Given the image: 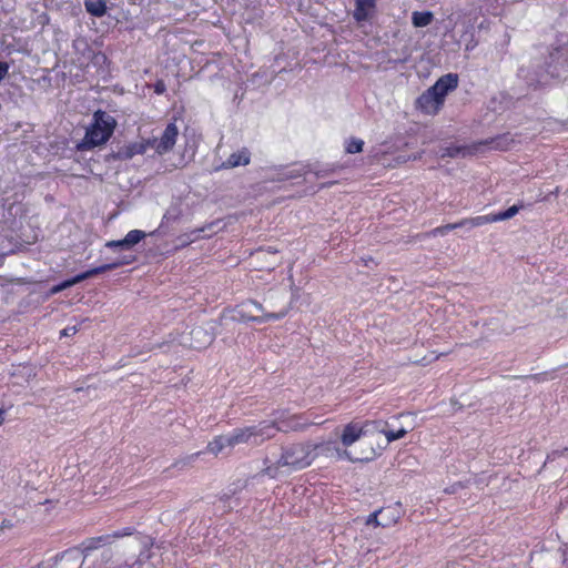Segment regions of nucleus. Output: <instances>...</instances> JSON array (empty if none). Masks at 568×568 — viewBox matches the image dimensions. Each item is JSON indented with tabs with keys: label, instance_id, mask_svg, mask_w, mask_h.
Here are the masks:
<instances>
[{
	"label": "nucleus",
	"instance_id": "1",
	"mask_svg": "<svg viewBox=\"0 0 568 568\" xmlns=\"http://www.w3.org/2000/svg\"><path fill=\"white\" fill-rule=\"evenodd\" d=\"M129 539L118 545L114 549L101 552L99 564L102 568H144L152 558L154 539L144 534L132 531Z\"/></svg>",
	"mask_w": 568,
	"mask_h": 568
},
{
	"label": "nucleus",
	"instance_id": "2",
	"mask_svg": "<svg viewBox=\"0 0 568 568\" xmlns=\"http://www.w3.org/2000/svg\"><path fill=\"white\" fill-rule=\"evenodd\" d=\"M314 412L307 410L303 414L285 415L272 420H262L257 425L251 426V438L254 443H261L267 438H272L277 432H300L311 425H321L324 422H317Z\"/></svg>",
	"mask_w": 568,
	"mask_h": 568
},
{
	"label": "nucleus",
	"instance_id": "3",
	"mask_svg": "<svg viewBox=\"0 0 568 568\" xmlns=\"http://www.w3.org/2000/svg\"><path fill=\"white\" fill-rule=\"evenodd\" d=\"M116 122L114 118L102 110L93 114V122L87 129L84 138L77 144L79 151L91 150L104 144L113 134Z\"/></svg>",
	"mask_w": 568,
	"mask_h": 568
},
{
	"label": "nucleus",
	"instance_id": "4",
	"mask_svg": "<svg viewBox=\"0 0 568 568\" xmlns=\"http://www.w3.org/2000/svg\"><path fill=\"white\" fill-rule=\"evenodd\" d=\"M323 445H313L310 443H295L283 448L281 458L277 462L280 466H290L302 469L312 464L316 457V449Z\"/></svg>",
	"mask_w": 568,
	"mask_h": 568
},
{
	"label": "nucleus",
	"instance_id": "5",
	"mask_svg": "<svg viewBox=\"0 0 568 568\" xmlns=\"http://www.w3.org/2000/svg\"><path fill=\"white\" fill-rule=\"evenodd\" d=\"M132 529L124 528L122 530L114 531L112 534L95 536L85 539L80 547L75 548L78 552L83 557V561H90V554L94 550H98L101 547L111 545L116 539L125 538V536H131Z\"/></svg>",
	"mask_w": 568,
	"mask_h": 568
},
{
	"label": "nucleus",
	"instance_id": "6",
	"mask_svg": "<svg viewBox=\"0 0 568 568\" xmlns=\"http://www.w3.org/2000/svg\"><path fill=\"white\" fill-rule=\"evenodd\" d=\"M247 440L245 429H237L227 435H219L211 439L206 445V452L214 457L225 452H231L236 445L244 444Z\"/></svg>",
	"mask_w": 568,
	"mask_h": 568
},
{
	"label": "nucleus",
	"instance_id": "7",
	"mask_svg": "<svg viewBox=\"0 0 568 568\" xmlns=\"http://www.w3.org/2000/svg\"><path fill=\"white\" fill-rule=\"evenodd\" d=\"M214 335L206 328L194 327L180 336V344L187 348L202 349L211 345Z\"/></svg>",
	"mask_w": 568,
	"mask_h": 568
},
{
	"label": "nucleus",
	"instance_id": "8",
	"mask_svg": "<svg viewBox=\"0 0 568 568\" xmlns=\"http://www.w3.org/2000/svg\"><path fill=\"white\" fill-rule=\"evenodd\" d=\"M511 216L513 215H477L475 217L464 219L459 223H450V224H446L444 226L436 227L430 232V234L434 236L435 235H444L447 232H449L454 229H457V227L467 225L470 229V227L479 226V225H483L486 223L503 221V220L509 219Z\"/></svg>",
	"mask_w": 568,
	"mask_h": 568
},
{
	"label": "nucleus",
	"instance_id": "9",
	"mask_svg": "<svg viewBox=\"0 0 568 568\" xmlns=\"http://www.w3.org/2000/svg\"><path fill=\"white\" fill-rule=\"evenodd\" d=\"M179 136V129L175 123H169L160 138L149 139L151 149L158 155L166 154L172 151Z\"/></svg>",
	"mask_w": 568,
	"mask_h": 568
},
{
	"label": "nucleus",
	"instance_id": "10",
	"mask_svg": "<svg viewBox=\"0 0 568 568\" xmlns=\"http://www.w3.org/2000/svg\"><path fill=\"white\" fill-rule=\"evenodd\" d=\"M251 258L253 260L254 270L256 271L271 272L281 264V257L278 256V251L276 250L270 251L258 248L251 251Z\"/></svg>",
	"mask_w": 568,
	"mask_h": 568
},
{
	"label": "nucleus",
	"instance_id": "11",
	"mask_svg": "<svg viewBox=\"0 0 568 568\" xmlns=\"http://www.w3.org/2000/svg\"><path fill=\"white\" fill-rule=\"evenodd\" d=\"M443 106L444 103L429 88L424 91L416 100V109L424 114L435 115L442 110Z\"/></svg>",
	"mask_w": 568,
	"mask_h": 568
},
{
	"label": "nucleus",
	"instance_id": "12",
	"mask_svg": "<svg viewBox=\"0 0 568 568\" xmlns=\"http://www.w3.org/2000/svg\"><path fill=\"white\" fill-rule=\"evenodd\" d=\"M459 78L457 73H447L442 75L429 89L445 103L446 95L457 89Z\"/></svg>",
	"mask_w": 568,
	"mask_h": 568
},
{
	"label": "nucleus",
	"instance_id": "13",
	"mask_svg": "<svg viewBox=\"0 0 568 568\" xmlns=\"http://www.w3.org/2000/svg\"><path fill=\"white\" fill-rule=\"evenodd\" d=\"M381 515V527L387 528L395 526L404 516L405 510L402 503L397 501L378 509Z\"/></svg>",
	"mask_w": 568,
	"mask_h": 568
},
{
	"label": "nucleus",
	"instance_id": "14",
	"mask_svg": "<svg viewBox=\"0 0 568 568\" xmlns=\"http://www.w3.org/2000/svg\"><path fill=\"white\" fill-rule=\"evenodd\" d=\"M153 232H144L141 230H132L130 231L124 239L118 241H109L105 243L108 248H121V250H130L138 243H140L148 235H152Z\"/></svg>",
	"mask_w": 568,
	"mask_h": 568
},
{
	"label": "nucleus",
	"instance_id": "15",
	"mask_svg": "<svg viewBox=\"0 0 568 568\" xmlns=\"http://www.w3.org/2000/svg\"><path fill=\"white\" fill-rule=\"evenodd\" d=\"M475 143L478 144V152L481 146H487L490 150L508 151L514 145L515 139L509 133H504Z\"/></svg>",
	"mask_w": 568,
	"mask_h": 568
},
{
	"label": "nucleus",
	"instance_id": "16",
	"mask_svg": "<svg viewBox=\"0 0 568 568\" xmlns=\"http://www.w3.org/2000/svg\"><path fill=\"white\" fill-rule=\"evenodd\" d=\"M478 153V144L475 142L469 145H449L440 150V158L467 156Z\"/></svg>",
	"mask_w": 568,
	"mask_h": 568
},
{
	"label": "nucleus",
	"instance_id": "17",
	"mask_svg": "<svg viewBox=\"0 0 568 568\" xmlns=\"http://www.w3.org/2000/svg\"><path fill=\"white\" fill-rule=\"evenodd\" d=\"M365 434L364 427L359 423L347 424L342 433L341 442L344 447H349Z\"/></svg>",
	"mask_w": 568,
	"mask_h": 568
},
{
	"label": "nucleus",
	"instance_id": "18",
	"mask_svg": "<svg viewBox=\"0 0 568 568\" xmlns=\"http://www.w3.org/2000/svg\"><path fill=\"white\" fill-rule=\"evenodd\" d=\"M375 8L376 0H355L353 17L357 22L366 21L371 18Z\"/></svg>",
	"mask_w": 568,
	"mask_h": 568
},
{
	"label": "nucleus",
	"instance_id": "19",
	"mask_svg": "<svg viewBox=\"0 0 568 568\" xmlns=\"http://www.w3.org/2000/svg\"><path fill=\"white\" fill-rule=\"evenodd\" d=\"M150 149H151V145H150L149 139H145V140L143 139L141 141H138V142L126 145L124 148V150L122 151V154L124 155V158L131 159L132 156H134L136 154H144Z\"/></svg>",
	"mask_w": 568,
	"mask_h": 568
},
{
	"label": "nucleus",
	"instance_id": "20",
	"mask_svg": "<svg viewBox=\"0 0 568 568\" xmlns=\"http://www.w3.org/2000/svg\"><path fill=\"white\" fill-rule=\"evenodd\" d=\"M84 7L87 11L94 17H103L106 13V4L104 0H85Z\"/></svg>",
	"mask_w": 568,
	"mask_h": 568
},
{
	"label": "nucleus",
	"instance_id": "21",
	"mask_svg": "<svg viewBox=\"0 0 568 568\" xmlns=\"http://www.w3.org/2000/svg\"><path fill=\"white\" fill-rule=\"evenodd\" d=\"M434 14L430 11H415L412 14V22L416 28L427 27L432 23Z\"/></svg>",
	"mask_w": 568,
	"mask_h": 568
},
{
	"label": "nucleus",
	"instance_id": "22",
	"mask_svg": "<svg viewBox=\"0 0 568 568\" xmlns=\"http://www.w3.org/2000/svg\"><path fill=\"white\" fill-rule=\"evenodd\" d=\"M60 509V503L55 499H45L38 504V511L45 515L57 514Z\"/></svg>",
	"mask_w": 568,
	"mask_h": 568
},
{
	"label": "nucleus",
	"instance_id": "23",
	"mask_svg": "<svg viewBox=\"0 0 568 568\" xmlns=\"http://www.w3.org/2000/svg\"><path fill=\"white\" fill-rule=\"evenodd\" d=\"M134 261H135L134 256L124 257V258L118 260V261H115L113 263H109V264H104V265L98 266V267H95V270H97L98 274H101V273H104L106 271L118 268V267H120L122 265L130 264V263H132Z\"/></svg>",
	"mask_w": 568,
	"mask_h": 568
},
{
	"label": "nucleus",
	"instance_id": "24",
	"mask_svg": "<svg viewBox=\"0 0 568 568\" xmlns=\"http://www.w3.org/2000/svg\"><path fill=\"white\" fill-rule=\"evenodd\" d=\"M248 163V158L242 153H233L223 164V168L231 169L235 168L240 164L246 165Z\"/></svg>",
	"mask_w": 568,
	"mask_h": 568
},
{
	"label": "nucleus",
	"instance_id": "25",
	"mask_svg": "<svg viewBox=\"0 0 568 568\" xmlns=\"http://www.w3.org/2000/svg\"><path fill=\"white\" fill-rule=\"evenodd\" d=\"M364 141L361 139L352 138L346 144V152L349 154L359 153L363 151Z\"/></svg>",
	"mask_w": 568,
	"mask_h": 568
},
{
	"label": "nucleus",
	"instance_id": "26",
	"mask_svg": "<svg viewBox=\"0 0 568 568\" xmlns=\"http://www.w3.org/2000/svg\"><path fill=\"white\" fill-rule=\"evenodd\" d=\"M383 433L386 436L388 442H394V440L405 437V435L407 434V430L404 428H400L398 430H384Z\"/></svg>",
	"mask_w": 568,
	"mask_h": 568
},
{
	"label": "nucleus",
	"instance_id": "27",
	"mask_svg": "<svg viewBox=\"0 0 568 568\" xmlns=\"http://www.w3.org/2000/svg\"><path fill=\"white\" fill-rule=\"evenodd\" d=\"M450 353H452V351L438 353V354H436V355H434L432 357L424 356L420 361L415 362V364L424 365L425 366V365H428V364H430L433 362L438 361L439 358H442L444 356H447Z\"/></svg>",
	"mask_w": 568,
	"mask_h": 568
},
{
	"label": "nucleus",
	"instance_id": "28",
	"mask_svg": "<svg viewBox=\"0 0 568 568\" xmlns=\"http://www.w3.org/2000/svg\"><path fill=\"white\" fill-rule=\"evenodd\" d=\"M367 526L381 527V515L378 509L373 511L365 520Z\"/></svg>",
	"mask_w": 568,
	"mask_h": 568
},
{
	"label": "nucleus",
	"instance_id": "29",
	"mask_svg": "<svg viewBox=\"0 0 568 568\" xmlns=\"http://www.w3.org/2000/svg\"><path fill=\"white\" fill-rule=\"evenodd\" d=\"M70 286H71V283L67 280V281H64V282H62V283L51 287L50 294L51 295L57 294V293H59V292H61V291H63V290H65V288H68Z\"/></svg>",
	"mask_w": 568,
	"mask_h": 568
},
{
	"label": "nucleus",
	"instance_id": "30",
	"mask_svg": "<svg viewBox=\"0 0 568 568\" xmlns=\"http://www.w3.org/2000/svg\"><path fill=\"white\" fill-rule=\"evenodd\" d=\"M202 232H205V227L193 231L191 234H192V235H194V236H189V237H187V240H183V241L181 242V243H182V245H186V244H189V243H191V242L195 241L196 239H199V237H200V233H202Z\"/></svg>",
	"mask_w": 568,
	"mask_h": 568
},
{
	"label": "nucleus",
	"instance_id": "31",
	"mask_svg": "<svg viewBox=\"0 0 568 568\" xmlns=\"http://www.w3.org/2000/svg\"><path fill=\"white\" fill-rule=\"evenodd\" d=\"M77 332H78V327L77 326H69V327L63 328L60 332V336L61 337H69V336H72V335L77 334Z\"/></svg>",
	"mask_w": 568,
	"mask_h": 568
},
{
	"label": "nucleus",
	"instance_id": "32",
	"mask_svg": "<svg viewBox=\"0 0 568 568\" xmlns=\"http://www.w3.org/2000/svg\"><path fill=\"white\" fill-rule=\"evenodd\" d=\"M9 71V64L0 61V82L7 77Z\"/></svg>",
	"mask_w": 568,
	"mask_h": 568
},
{
	"label": "nucleus",
	"instance_id": "33",
	"mask_svg": "<svg viewBox=\"0 0 568 568\" xmlns=\"http://www.w3.org/2000/svg\"><path fill=\"white\" fill-rule=\"evenodd\" d=\"M87 280V276H85V273H81V274H78L77 276H74L73 278L71 280H68L70 283H71V286L72 285H75L82 281Z\"/></svg>",
	"mask_w": 568,
	"mask_h": 568
},
{
	"label": "nucleus",
	"instance_id": "34",
	"mask_svg": "<svg viewBox=\"0 0 568 568\" xmlns=\"http://www.w3.org/2000/svg\"><path fill=\"white\" fill-rule=\"evenodd\" d=\"M562 564L568 568V546L562 549Z\"/></svg>",
	"mask_w": 568,
	"mask_h": 568
},
{
	"label": "nucleus",
	"instance_id": "35",
	"mask_svg": "<svg viewBox=\"0 0 568 568\" xmlns=\"http://www.w3.org/2000/svg\"><path fill=\"white\" fill-rule=\"evenodd\" d=\"M165 90V85L163 82H158L155 85V92L156 93H163Z\"/></svg>",
	"mask_w": 568,
	"mask_h": 568
},
{
	"label": "nucleus",
	"instance_id": "36",
	"mask_svg": "<svg viewBox=\"0 0 568 568\" xmlns=\"http://www.w3.org/2000/svg\"><path fill=\"white\" fill-rule=\"evenodd\" d=\"M519 211V207L517 205H513L510 207H508L507 210H505L503 213H518Z\"/></svg>",
	"mask_w": 568,
	"mask_h": 568
},
{
	"label": "nucleus",
	"instance_id": "37",
	"mask_svg": "<svg viewBox=\"0 0 568 568\" xmlns=\"http://www.w3.org/2000/svg\"><path fill=\"white\" fill-rule=\"evenodd\" d=\"M84 273H85L87 278L92 277L94 275H98L95 267L91 268V270H89V271H87Z\"/></svg>",
	"mask_w": 568,
	"mask_h": 568
},
{
	"label": "nucleus",
	"instance_id": "38",
	"mask_svg": "<svg viewBox=\"0 0 568 568\" xmlns=\"http://www.w3.org/2000/svg\"><path fill=\"white\" fill-rule=\"evenodd\" d=\"M6 420V412L4 409L0 408V426L4 423Z\"/></svg>",
	"mask_w": 568,
	"mask_h": 568
},
{
	"label": "nucleus",
	"instance_id": "39",
	"mask_svg": "<svg viewBox=\"0 0 568 568\" xmlns=\"http://www.w3.org/2000/svg\"><path fill=\"white\" fill-rule=\"evenodd\" d=\"M267 317L277 320V318H280L281 316H280V315H276V314H268V315H267Z\"/></svg>",
	"mask_w": 568,
	"mask_h": 568
},
{
	"label": "nucleus",
	"instance_id": "40",
	"mask_svg": "<svg viewBox=\"0 0 568 568\" xmlns=\"http://www.w3.org/2000/svg\"><path fill=\"white\" fill-rule=\"evenodd\" d=\"M363 261H364V264H365V265H368L369 261H373V258H372V257H369L368 260H364V258H363Z\"/></svg>",
	"mask_w": 568,
	"mask_h": 568
},
{
	"label": "nucleus",
	"instance_id": "41",
	"mask_svg": "<svg viewBox=\"0 0 568 568\" xmlns=\"http://www.w3.org/2000/svg\"><path fill=\"white\" fill-rule=\"evenodd\" d=\"M351 460L355 462V460H362V458L359 457H356V458H352V457H348Z\"/></svg>",
	"mask_w": 568,
	"mask_h": 568
},
{
	"label": "nucleus",
	"instance_id": "42",
	"mask_svg": "<svg viewBox=\"0 0 568 568\" xmlns=\"http://www.w3.org/2000/svg\"><path fill=\"white\" fill-rule=\"evenodd\" d=\"M256 320H257V317L251 315L250 321H256Z\"/></svg>",
	"mask_w": 568,
	"mask_h": 568
}]
</instances>
